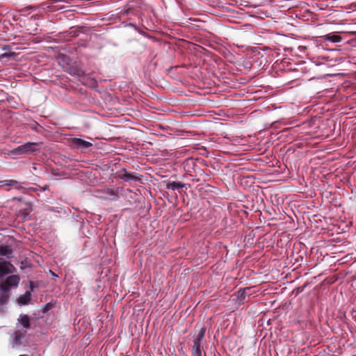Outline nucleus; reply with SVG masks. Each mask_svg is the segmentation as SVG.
I'll return each mask as SVG.
<instances>
[{"instance_id":"f257e3e1","label":"nucleus","mask_w":356,"mask_h":356,"mask_svg":"<svg viewBox=\"0 0 356 356\" xmlns=\"http://www.w3.org/2000/svg\"><path fill=\"white\" fill-rule=\"evenodd\" d=\"M206 332V328L202 327L199 331L198 334L193 337V347H192V354L193 356H202V341L204 337Z\"/></svg>"},{"instance_id":"f03ea898","label":"nucleus","mask_w":356,"mask_h":356,"mask_svg":"<svg viewBox=\"0 0 356 356\" xmlns=\"http://www.w3.org/2000/svg\"><path fill=\"white\" fill-rule=\"evenodd\" d=\"M38 145V143L28 142L22 145L18 146L15 148L12 152L14 154H30L36 151L35 146Z\"/></svg>"},{"instance_id":"7ed1b4c3","label":"nucleus","mask_w":356,"mask_h":356,"mask_svg":"<svg viewBox=\"0 0 356 356\" xmlns=\"http://www.w3.org/2000/svg\"><path fill=\"white\" fill-rule=\"evenodd\" d=\"M118 177L125 181L140 180V178L136 174L128 172L124 168L118 172Z\"/></svg>"},{"instance_id":"20e7f679","label":"nucleus","mask_w":356,"mask_h":356,"mask_svg":"<svg viewBox=\"0 0 356 356\" xmlns=\"http://www.w3.org/2000/svg\"><path fill=\"white\" fill-rule=\"evenodd\" d=\"M15 267L9 261H3L0 262V279L7 274L13 273Z\"/></svg>"},{"instance_id":"39448f33","label":"nucleus","mask_w":356,"mask_h":356,"mask_svg":"<svg viewBox=\"0 0 356 356\" xmlns=\"http://www.w3.org/2000/svg\"><path fill=\"white\" fill-rule=\"evenodd\" d=\"M72 145L77 148L87 149L92 146V143L81 138H74L72 139Z\"/></svg>"},{"instance_id":"423d86ee","label":"nucleus","mask_w":356,"mask_h":356,"mask_svg":"<svg viewBox=\"0 0 356 356\" xmlns=\"http://www.w3.org/2000/svg\"><path fill=\"white\" fill-rule=\"evenodd\" d=\"M323 41H330L331 42H340L342 40V38L339 35L334 34L333 33H328L325 35L320 37Z\"/></svg>"},{"instance_id":"0eeeda50","label":"nucleus","mask_w":356,"mask_h":356,"mask_svg":"<svg viewBox=\"0 0 356 356\" xmlns=\"http://www.w3.org/2000/svg\"><path fill=\"white\" fill-rule=\"evenodd\" d=\"M20 277L17 275L8 276L5 280L6 285L10 286H17L19 284Z\"/></svg>"},{"instance_id":"6e6552de","label":"nucleus","mask_w":356,"mask_h":356,"mask_svg":"<svg viewBox=\"0 0 356 356\" xmlns=\"http://www.w3.org/2000/svg\"><path fill=\"white\" fill-rule=\"evenodd\" d=\"M186 186V184H183L181 182H179V181H168L167 183H166V188L168 189H170V190H172V191H177V190H179L181 188H183Z\"/></svg>"},{"instance_id":"1a4fd4ad","label":"nucleus","mask_w":356,"mask_h":356,"mask_svg":"<svg viewBox=\"0 0 356 356\" xmlns=\"http://www.w3.org/2000/svg\"><path fill=\"white\" fill-rule=\"evenodd\" d=\"M3 182L4 186H13L15 188L22 191H24L25 190V188L22 186L21 183H19L17 180L8 179L4 180Z\"/></svg>"},{"instance_id":"9d476101","label":"nucleus","mask_w":356,"mask_h":356,"mask_svg":"<svg viewBox=\"0 0 356 356\" xmlns=\"http://www.w3.org/2000/svg\"><path fill=\"white\" fill-rule=\"evenodd\" d=\"M13 250L9 245H1L0 246V254L6 256L7 258L12 257Z\"/></svg>"},{"instance_id":"9b49d317","label":"nucleus","mask_w":356,"mask_h":356,"mask_svg":"<svg viewBox=\"0 0 356 356\" xmlns=\"http://www.w3.org/2000/svg\"><path fill=\"white\" fill-rule=\"evenodd\" d=\"M19 321L20 322V323L24 328H26V329L30 328V327H31L30 318L28 315H26V314L20 315Z\"/></svg>"},{"instance_id":"f8f14e48","label":"nucleus","mask_w":356,"mask_h":356,"mask_svg":"<svg viewBox=\"0 0 356 356\" xmlns=\"http://www.w3.org/2000/svg\"><path fill=\"white\" fill-rule=\"evenodd\" d=\"M31 294L29 291H26L24 295L18 298V302L21 305H27L31 300Z\"/></svg>"},{"instance_id":"ddd939ff","label":"nucleus","mask_w":356,"mask_h":356,"mask_svg":"<svg viewBox=\"0 0 356 356\" xmlns=\"http://www.w3.org/2000/svg\"><path fill=\"white\" fill-rule=\"evenodd\" d=\"M24 337V333H22L19 330H17L14 333V343L15 344H21L22 339Z\"/></svg>"},{"instance_id":"4468645a","label":"nucleus","mask_w":356,"mask_h":356,"mask_svg":"<svg viewBox=\"0 0 356 356\" xmlns=\"http://www.w3.org/2000/svg\"><path fill=\"white\" fill-rule=\"evenodd\" d=\"M246 297V289H240L237 292V301L239 304L243 303Z\"/></svg>"},{"instance_id":"2eb2a0df","label":"nucleus","mask_w":356,"mask_h":356,"mask_svg":"<svg viewBox=\"0 0 356 356\" xmlns=\"http://www.w3.org/2000/svg\"><path fill=\"white\" fill-rule=\"evenodd\" d=\"M30 129L36 131V132H41L42 127L40 126L38 122H34L29 124Z\"/></svg>"},{"instance_id":"dca6fc26","label":"nucleus","mask_w":356,"mask_h":356,"mask_svg":"<svg viewBox=\"0 0 356 356\" xmlns=\"http://www.w3.org/2000/svg\"><path fill=\"white\" fill-rule=\"evenodd\" d=\"M104 193L107 195H109V196H111V197H113L112 199L113 200H117L118 198V194H117V192L115 191L113 189H111V188H106L105 191H104Z\"/></svg>"},{"instance_id":"f3484780","label":"nucleus","mask_w":356,"mask_h":356,"mask_svg":"<svg viewBox=\"0 0 356 356\" xmlns=\"http://www.w3.org/2000/svg\"><path fill=\"white\" fill-rule=\"evenodd\" d=\"M9 298V294L8 293H3L0 296V305H3L7 303Z\"/></svg>"},{"instance_id":"a211bd4d","label":"nucleus","mask_w":356,"mask_h":356,"mask_svg":"<svg viewBox=\"0 0 356 356\" xmlns=\"http://www.w3.org/2000/svg\"><path fill=\"white\" fill-rule=\"evenodd\" d=\"M10 286L8 285H6V282H4L0 286V289L3 293H8Z\"/></svg>"},{"instance_id":"6ab92c4d","label":"nucleus","mask_w":356,"mask_h":356,"mask_svg":"<svg viewBox=\"0 0 356 356\" xmlns=\"http://www.w3.org/2000/svg\"><path fill=\"white\" fill-rule=\"evenodd\" d=\"M14 55H15V53H13V52H8V53H7V52H6V53H3V54H2L0 56V57H1V58H3L10 57V56H14Z\"/></svg>"},{"instance_id":"aec40b11","label":"nucleus","mask_w":356,"mask_h":356,"mask_svg":"<svg viewBox=\"0 0 356 356\" xmlns=\"http://www.w3.org/2000/svg\"><path fill=\"white\" fill-rule=\"evenodd\" d=\"M19 356H28L27 355H20Z\"/></svg>"},{"instance_id":"412c9836","label":"nucleus","mask_w":356,"mask_h":356,"mask_svg":"<svg viewBox=\"0 0 356 356\" xmlns=\"http://www.w3.org/2000/svg\"><path fill=\"white\" fill-rule=\"evenodd\" d=\"M123 356H130V355H123Z\"/></svg>"}]
</instances>
